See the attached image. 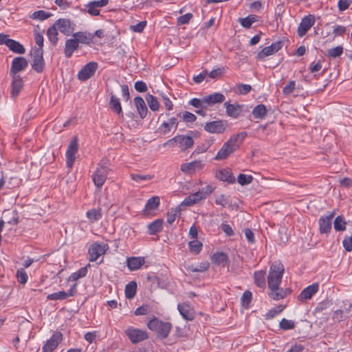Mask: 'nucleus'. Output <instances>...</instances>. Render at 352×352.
Returning a JSON list of instances; mask_svg holds the SVG:
<instances>
[{"label":"nucleus","mask_w":352,"mask_h":352,"mask_svg":"<svg viewBox=\"0 0 352 352\" xmlns=\"http://www.w3.org/2000/svg\"><path fill=\"white\" fill-rule=\"evenodd\" d=\"M318 289V284H313L305 288L299 294L298 299L304 301L310 299L312 296L317 292Z\"/></svg>","instance_id":"23"},{"label":"nucleus","mask_w":352,"mask_h":352,"mask_svg":"<svg viewBox=\"0 0 352 352\" xmlns=\"http://www.w3.org/2000/svg\"><path fill=\"white\" fill-rule=\"evenodd\" d=\"M60 32L68 36L74 30V25L71 21L67 19H59L54 24Z\"/></svg>","instance_id":"17"},{"label":"nucleus","mask_w":352,"mask_h":352,"mask_svg":"<svg viewBox=\"0 0 352 352\" xmlns=\"http://www.w3.org/2000/svg\"><path fill=\"white\" fill-rule=\"evenodd\" d=\"M266 107L263 104H258L252 110V115L255 118L263 119L266 116Z\"/></svg>","instance_id":"36"},{"label":"nucleus","mask_w":352,"mask_h":352,"mask_svg":"<svg viewBox=\"0 0 352 352\" xmlns=\"http://www.w3.org/2000/svg\"><path fill=\"white\" fill-rule=\"evenodd\" d=\"M16 276L19 283L25 284L27 283L28 277L24 269L18 270Z\"/></svg>","instance_id":"56"},{"label":"nucleus","mask_w":352,"mask_h":352,"mask_svg":"<svg viewBox=\"0 0 352 352\" xmlns=\"http://www.w3.org/2000/svg\"><path fill=\"white\" fill-rule=\"evenodd\" d=\"M280 328L283 330L292 329L295 327V323L292 320L283 318L280 322Z\"/></svg>","instance_id":"57"},{"label":"nucleus","mask_w":352,"mask_h":352,"mask_svg":"<svg viewBox=\"0 0 352 352\" xmlns=\"http://www.w3.org/2000/svg\"><path fill=\"white\" fill-rule=\"evenodd\" d=\"M146 22L141 21L137 23L136 25H131L130 27L131 30L135 32H142L144 28L146 27Z\"/></svg>","instance_id":"63"},{"label":"nucleus","mask_w":352,"mask_h":352,"mask_svg":"<svg viewBox=\"0 0 352 352\" xmlns=\"http://www.w3.org/2000/svg\"><path fill=\"white\" fill-rule=\"evenodd\" d=\"M202 243L197 240H192L188 243L190 252L193 254H198L202 249Z\"/></svg>","instance_id":"44"},{"label":"nucleus","mask_w":352,"mask_h":352,"mask_svg":"<svg viewBox=\"0 0 352 352\" xmlns=\"http://www.w3.org/2000/svg\"><path fill=\"white\" fill-rule=\"evenodd\" d=\"M189 104L196 108L206 109L204 98L201 100L198 98H193L190 100Z\"/></svg>","instance_id":"59"},{"label":"nucleus","mask_w":352,"mask_h":352,"mask_svg":"<svg viewBox=\"0 0 352 352\" xmlns=\"http://www.w3.org/2000/svg\"><path fill=\"white\" fill-rule=\"evenodd\" d=\"M133 100L140 118H144L148 113V109L144 100L140 96H136Z\"/></svg>","instance_id":"25"},{"label":"nucleus","mask_w":352,"mask_h":352,"mask_svg":"<svg viewBox=\"0 0 352 352\" xmlns=\"http://www.w3.org/2000/svg\"><path fill=\"white\" fill-rule=\"evenodd\" d=\"M284 266L280 263H274L271 265L267 276V284L269 288L276 289L280 286L282 280Z\"/></svg>","instance_id":"2"},{"label":"nucleus","mask_w":352,"mask_h":352,"mask_svg":"<svg viewBox=\"0 0 352 352\" xmlns=\"http://www.w3.org/2000/svg\"><path fill=\"white\" fill-rule=\"evenodd\" d=\"M73 36L78 41V43L89 44L92 42L94 35L85 32H78L74 33Z\"/></svg>","instance_id":"26"},{"label":"nucleus","mask_w":352,"mask_h":352,"mask_svg":"<svg viewBox=\"0 0 352 352\" xmlns=\"http://www.w3.org/2000/svg\"><path fill=\"white\" fill-rule=\"evenodd\" d=\"M224 107L226 109V113L228 116L233 118H238L243 111V105H240L238 103L230 104L229 102H225Z\"/></svg>","instance_id":"21"},{"label":"nucleus","mask_w":352,"mask_h":352,"mask_svg":"<svg viewBox=\"0 0 352 352\" xmlns=\"http://www.w3.org/2000/svg\"><path fill=\"white\" fill-rule=\"evenodd\" d=\"M89 266L90 265L88 264L87 266L81 267L77 272L72 274L69 277L68 280L76 281L80 278L85 277L87 274V267Z\"/></svg>","instance_id":"39"},{"label":"nucleus","mask_w":352,"mask_h":352,"mask_svg":"<svg viewBox=\"0 0 352 352\" xmlns=\"http://www.w3.org/2000/svg\"><path fill=\"white\" fill-rule=\"evenodd\" d=\"M283 45L282 41H277L272 43L271 45L264 47L262 50L258 52L256 58L264 59L266 56L272 55L280 50Z\"/></svg>","instance_id":"14"},{"label":"nucleus","mask_w":352,"mask_h":352,"mask_svg":"<svg viewBox=\"0 0 352 352\" xmlns=\"http://www.w3.org/2000/svg\"><path fill=\"white\" fill-rule=\"evenodd\" d=\"M98 67L96 62H89L86 64L78 73V78L81 81H85L91 78Z\"/></svg>","instance_id":"8"},{"label":"nucleus","mask_w":352,"mask_h":352,"mask_svg":"<svg viewBox=\"0 0 352 352\" xmlns=\"http://www.w3.org/2000/svg\"><path fill=\"white\" fill-rule=\"evenodd\" d=\"M47 35L50 41L55 45L58 41V30L56 25H53L48 29Z\"/></svg>","instance_id":"43"},{"label":"nucleus","mask_w":352,"mask_h":352,"mask_svg":"<svg viewBox=\"0 0 352 352\" xmlns=\"http://www.w3.org/2000/svg\"><path fill=\"white\" fill-rule=\"evenodd\" d=\"M43 50L41 48H35L30 52V55L33 58L32 69L38 73L43 71L45 62L43 57Z\"/></svg>","instance_id":"7"},{"label":"nucleus","mask_w":352,"mask_h":352,"mask_svg":"<svg viewBox=\"0 0 352 352\" xmlns=\"http://www.w3.org/2000/svg\"><path fill=\"white\" fill-rule=\"evenodd\" d=\"M253 180V177L252 175H247L245 174H239L237 177V182L241 186H245L250 184Z\"/></svg>","instance_id":"50"},{"label":"nucleus","mask_w":352,"mask_h":352,"mask_svg":"<svg viewBox=\"0 0 352 352\" xmlns=\"http://www.w3.org/2000/svg\"><path fill=\"white\" fill-rule=\"evenodd\" d=\"M208 267L209 263L208 262H204L197 265H189L187 267V270L192 272H203L207 270Z\"/></svg>","instance_id":"46"},{"label":"nucleus","mask_w":352,"mask_h":352,"mask_svg":"<svg viewBox=\"0 0 352 352\" xmlns=\"http://www.w3.org/2000/svg\"><path fill=\"white\" fill-rule=\"evenodd\" d=\"M285 308V305H278L276 307H274L270 309L265 316L266 320H270L281 313L283 309Z\"/></svg>","instance_id":"48"},{"label":"nucleus","mask_w":352,"mask_h":352,"mask_svg":"<svg viewBox=\"0 0 352 352\" xmlns=\"http://www.w3.org/2000/svg\"><path fill=\"white\" fill-rule=\"evenodd\" d=\"M235 181V177L230 169L226 168L221 170V182H226L228 184H234Z\"/></svg>","instance_id":"42"},{"label":"nucleus","mask_w":352,"mask_h":352,"mask_svg":"<svg viewBox=\"0 0 352 352\" xmlns=\"http://www.w3.org/2000/svg\"><path fill=\"white\" fill-rule=\"evenodd\" d=\"M23 87V81L19 75L12 76L11 84V97L15 98L18 96Z\"/></svg>","instance_id":"19"},{"label":"nucleus","mask_w":352,"mask_h":352,"mask_svg":"<svg viewBox=\"0 0 352 352\" xmlns=\"http://www.w3.org/2000/svg\"><path fill=\"white\" fill-rule=\"evenodd\" d=\"M87 217L91 222L98 221L102 217L101 209H91L87 212Z\"/></svg>","instance_id":"41"},{"label":"nucleus","mask_w":352,"mask_h":352,"mask_svg":"<svg viewBox=\"0 0 352 352\" xmlns=\"http://www.w3.org/2000/svg\"><path fill=\"white\" fill-rule=\"evenodd\" d=\"M51 16V14L47 13L43 10H38L34 12L32 15L31 18L33 19H38L43 21Z\"/></svg>","instance_id":"54"},{"label":"nucleus","mask_w":352,"mask_h":352,"mask_svg":"<svg viewBox=\"0 0 352 352\" xmlns=\"http://www.w3.org/2000/svg\"><path fill=\"white\" fill-rule=\"evenodd\" d=\"M178 310L182 317L187 320H192L194 318L193 312L186 304L178 305Z\"/></svg>","instance_id":"31"},{"label":"nucleus","mask_w":352,"mask_h":352,"mask_svg":"<svg viewBox=\"0 0 352 352\" xmlns=\"http://www.w3.org/2000/svg\"><path fill=\"white\" fill-rule=\"evenodd\" d=\"M134 87L137 91L140 93L145 92L148 89L146 84L140 80L135 82Z\"/></svg>","instance_id":"62"},{"label":"nucleus","mask_w":352,"mask_h":352,"mask_svg":"<svg viewBox=\"0 0 352 352\" xmlns=\"http://www.w3.org/2000/svg\"><path fill=\"white\" fill-rule=\"evenodd\" d=\"M192 18L191 13H187L177 18V23L179 25H184L189 23L190 19Z\"/></svg>","instance_id":"60"},{"label":"nucleus","mask_w":352,"mask_h":352,"mask_svg":"<svg viewBox=\"0 0 352 352\" xmlns=\"http://www.w3.org/2000/svg\"><path fill=\"white\" fill-rule=\"evenodd\" d=\"M315 18L314 15L309 14L305 16L298 28V34L300 37L305 36L309 30L314 25Z\"/></svg>","instance_id":"13"},{"label":"nucleus","mask_w":352,"mask_h":352,"mask_svg":"<svg viewBox=\"0 0 352 352\" xmlns=\"http://www.w3.org/2000/svg\"><path fill=\"white\" fill-rule=\"evenodd\" d=\"M88 252L89 255V261H95L100 255L104 254L105 249L104 246L98 243H95L89 248Z\"/></svg>","instance_id":"22"},{"label":"nucleus","mask_w":352,"mask_h":352,"mask_svg":"<svg viewBox=\"0 0 352 352\" xmlns=\"http://www.w3.org/2000/svg\"><path fill=\"white\" fill-rule=\"evenodd\" d=\"M176 142L179 144L181 150L184 151L191 148L194 144V140L192 137L186 136L184 135H177L172 139L168 140L164 144V146L167 145L173 144V142Z\"/></svg>","instance_id":"6"},{"label":"nucleus","mask_w":352,"mask_h":352,"mask_svg":"<svg viewBox=\"0 0 352 352\" xmlns=\"http://www.w3.org/2000/svg\"><path fill=\"white\" fill-rule=\"evenodd\" d=\"M179 212V210H173L170 212H168L167 214V222L169 224H172L175 221Z\"/></svg>","instance_id":"64"},{"label":"nucleus","mask_w":352,"mask_h":352,"mask_svg":"<svg viewBox=\"0 0 352 352\" xmlns=\"http://www.w3.org/2000/svg\"><path fill=\"white\" fill-rule=\"evenodd\" d=\"M78 43L76 38H71L66 41L65 47V54L67 58H70L73 52L78 49Z\"/></svg>","instance_id":"28"},{"label":"nucleus","mask_w":352,"mask_h":352,"mask_svg":"<svg viewBox=\"0 0 352 352\" xmlns=\"http://www.w3.org/2000/svg\"><path fill=\"white\" fill-rule=\"evenodd\" d=\"M109 108L118 115L122 114V109L120 100L114 94H111V96Z\"/></svg>","instance_id":"30"},{"label":"nucleus","mask_w":352,"mask_h":352,"mask_svg":"<svg viewBox=\"0 0 352 352\" xmlns=\"http://www.w3.org/2000/svg\"><path fill=\"white\" fill-rule=\"evenodd\" d=\"M125 333L133 344L142 342L147 338V333L145 331L135 329L132 327L125 330Z\"/></svg>","instance_id":"9"},{"label":"nucleus","mask_w":352,"mask_h":352,"mask_svg":"<svg viewBox=\"0 0 352 352\" xmlns=\"http://www.w3.org/2000/svg\"><path fill=\"white\" fill-rule=\"evenodd\" d=\"M106 164L107 162L102 161L101 164L92 175L93 182L95 186L98 188L102 186L109 173V168Z\"/></svg>","instance_id":"5"},{"label":"nucleus","mask_w":352,"mask_h":352,"mask_svg":"<svg viewBox=\"0 0 352 352\" xmlns=\"http://www.w3.org/2000/svg\"><path fill=\"white\" fill-rule=\"evenodd\" d=\"M214 188H213L210 185H207L206 186L202 188L199 191L192 193L188 195L186 199L182 202V206H191L199 201L206 199V197L210 193L212 192Z\"/></svg>","instance_id":"3"},{"label":"nucleus","mask_w":352,"mask_h":352,"mask_svg":"<svg viewBox=\"0 0 352 352\" xmlns=\"http://www.w3.org/2000/svg\"><path fill=\"white\" fill-rule=\"evenodd\" d=\"M342 245L346 251H347V252L352 251V233H351V236H345L344 239L342 241Z\"/></svg>","instance_id":"58"},{"label":"nucleus","mask_w":352,"mask_h":352,"mask_svg":"<svg viewBox=\"0 0 352 352\" xmlns=\"http://www.w3.org/2000/svg\"><path fill=\"white\" fill-rule=\"evenodd\" d=\"M252 292H250L249 290H246L241 298V305L243 307H248L252 300Z\"/></svg>","instance_id":"53"},{"label":"nucleus","mask_w":352,"mask_h":352,"mask_svg":"<svg viewBox=\"0 0 352 352\" xmlns=\"http://www.w3.org/2000/svg\"><path fill=\"white\" fill-rule=\"evenodd\" d=\"M230 263L231 260L228 256L226 254L221 252V268L226 267V271L228 272L234 271V267L232 265L230 266Z\"/></svg>","instance_id":"47"},{"label":"nucleus","mask_w":352,"mask_h":352,"mask_svg":"<svg viewBox=\"0 0 352 352\" xmlns=\"http://www.w3.org/2000/svg\"><path fill=\"white\" fill-rule=\"evenodd\" d=\"M252 87L249 85L240 84L237 85L234 88L236 93L241 95H244L250 91Z\"/></svg>","instance_id":"55"},{"label":"nucleus","mask_w":352,"mask_h":352,"mask_svg":"<svg viewBox=\"0 0 352 352\" xmlns=\"http://www.w3.org/2000/svg\"><path fill=\"white\" fill-rule=\"evenodd\" d=\"M254 280L255 284L263 288L265 287V272L260 270L254 272Z\"/></svg>","instance_id":"34"},{"label":"nucleus","mask_w":352,"mask_h":352,"mask_svg":"<svg viewBox=\"0 0 352 352\" xmlns=\"http://www.w3.org/2000/svg\"><path fill=\"white\" fill-rule=\"evenodd\" d=\"M179 122L177 118L175 117L170 118L168 121L163 122L157 128V133L160 135H166L168 132H170L172 128H174L175 130L178 126Z\"/></svg>","instance_id":"15"},{"label":"nucleus","mask_w":352,"mask_h":352,"mask_svg":"<svg viewBox=\"0 0 352 352\" xmlns=\"http://www.w3.org/2000/svg\"><path fill=\"white\" fill-rule=\"evenodd\" d=\"M78 139L77 137H74L71 140L67 152H66V157H67V166L69 168H71L74 163L76 157L75 155L78 151Z\"/></svg>","instance_id":"10"},{"label":"nucleus","mask_w":352,"mask_h":352,"mask_svg":"<svg viewBox=\"0 0 352 352\" xmlns=\"http://www.w3.org/2000/svg\"><path fill=\"white\" fill-rule=\"evenodd\" d=\"M270 292L268 293L269 296L276 300L283 299L287 296L288 294V291L287 289H283V288H280L279 286H277V288L272 289L269 288Z\"/></svg>","instance_id":"27"},{"label":"nucleus","mask_w":352,"mask_h":352,"mask_svg":"<svg viewBox=\"0 0 352 352\" xmlns=\"http://www.w3.org/2000/svg\"><path fill=\"white\" fill-rule=\"evenodd\" d=\"M7 42H8L7 46L11 51L18 54L25 53V47L18 41L10 38Z\"/></svg>","instance_id":"32"},{"label":"nucleus","mask_w":352,"mask_h":352,"mask_svg":"<svg viewBox=\"0 0 352 352\" xmlns=\"http://www.w3.org/2000/svg\"><path fill=\"white\" fill-rule=\"evenodd\" d=\"M109 0L93 1L87 5V12L92 16H98L100 14L99 8L105 6Z\"/></svg>","instance_id":"20"},{"label":"nucleus","mask_w":352,"mask_h":352,"mask_svg":"<svg viewBox=\"0 0 352 352\" xmlns=\"http://www.w3.org/2000/svg\"><path fill=\"white\" fill-rule=\"evenodd\" d=\"M63 340L60 332H55L43 346L42 352H53Z\"/></svg>","instance_id":"11"},{"label":"nucleus","mask_w":352,"mask_h":352,"mask_svg":"<svg viewBox=\"0 0 352 352\" xmlns=\"http://www.w3.org/2000/svg\"><path fill=\"white\" fill-rule=\"evenodd\" d=\"M204 166V163L201 160H195L189 163L182 164L180 170L188 175H193L201 170Z\"/></svg>","instance_id":"12"},{"label":"nucleus","mask_w":352,"mask_h":352,"mask_svg":"<svg viewBox=\"0 0 352 352\" xmlns=\"http://www.w3.org/2000/svg\"><path fill=\"white\" fill-rule=\"evenodd\" d=\"M163 220L156 219L148 225V230L150 234H155L162 230Z\"/></svg>","instance_id":"33"},{"label":"nucleus","mask_w":352,"mask_h":352,"mask_svg":"<svg viewBox=\"0 0 352 352\" xmlns=\"http://www.w3.org/2000/svg\"><path fill=\"white\" fill-rule=\"evenodd\" d=\"M257 21V16L254 14L249 15L248 16L245 18H240L239 22L241 25L245 28H249L251 27L253 23L256 22Z\"/></svg>","instance_id":"45"},{"label":"nucleus","mask_w":352,"mask_h":352,"mask_svg":"<svg viewBox=\"0 0 352 352\" xmlns=\"http://www.w3.org/2000/svg\"><path fill=\"white\" fill-rule=\"evenodd\" d=\"M146 100L151 110L157 111L160 109V103L156 97L151 94H148Z\"/></svg>","instance_id":"37"},{"label":"nucleus","mask_w":352,"mask_h":352,"mask_svg":"<svg viewBox=\"0 0 352 352\" xmlns=\"http://www.w3.org/2000/svg\"><path fill=\"white\" fill-rule=\"evenodd\" d=\"M346 222L343 216H338L333 223V227L336 231H344L346 230Z\"/></svg>","instance_id":"40"},{"label":"nucleus","mask_w":352,"mask_h":352,"mask_svg":"<svg viewBox=\"0 0 352 352\" xmlns=\"http://www.w3.org/2000/svg\"><path fill=\"white\" fill-rule=\"evenodd\" d=\"M67 298L66 292L60 291L58 292H55L51 294H49L47 296V300H64Z\"/></svg>","instance_id":"51"},{"label":"nucleus","mask_w":352,"mask_h":352,"mask_svg":"<svg viewBox=\"0 0 352 352\" xmlns=\"http://www.w3.org/2000/svg\"><path fill=\"white\" fill-rule=\"evenodd\" d=\"M206 109L220 102V93H214L204 98Z\"/></svg>","instance_id":"35"},{"label":"nucleus","mask_w":352,"mask_h":352,"mask_svg":"<svg viewBox=\"0 0 352 352\" xmlns=\"http://www.w3.org/2000/svg\"><path fill=\"white\" fill-rule=\"evenodd\" d=\"M182 117L183 120L186 122H193L196 120L197 118L193 113L188 111H184L182 113Z\"/></svg>","instance_id":"61"},{"label":"nucleus","mask_w":352,"mask_h":352,"mask_svg":"<svg viewBox=\"0 0 352 352\" xmlns=\"http://www.w3.org/2000/svg\"><path fill=\"white\" fill-rule=\"evenodd\" d=\"M137 290V284L134 281L130 282L129 284H127L125 287V296L126 298L131 299L133 298Z\"/></svg>","instance_id":"38"},{"label":"nucleus","mask_w":352,"mask_h":352,"mask_svg":"<svg viewBox=\"0 0 352 352\" xmlns=\"http://www.w3.org/2000/svg\"><path fill=\"white\" fill-rule=\"evenodd\" d=\"M343 53V47L342 46H337L331 48L328 50L327 55L329 57L336 58L341 56Z\"/></svg>","instance_id":"49"},{"label":"nucleus","mask_w":352,"mask_h":352,"mask_svg":"<svg viewBox=\"0 0 352 352\" xmlns=\"http://www.w3.org/2000/svg\"><path fill=\"white\" fill-rule=\"evenodd\" d=\"M28 65L27 60L24 57H16L12 60L10 74L18 75L19 72L24 70Z\"/></svg>","instance_id":"16"},{"label":"nucleus","mask_w":352,"mask_h":352,"mask_svg":"<svg viewBox=\"0 0 352 352\" xmlns=\"http://www.w3.org/2000/svg\"><path fill=\"white\" fill-rule=\"evenodd\" d=\"M160 199L157 196H154L150 198L145 206L144 212L145 214H148L151 211L156 210L160 205Z\"/></svg>","instance_id":"29"},{"label":"nucleus","mask_w":352,"mask_h":352,"mask_svg":"<svg viewBox=\"0 0 352 352\" xmlns=\"http://www.w3.org/2000/svg\"><path fill=\"white\" fill-rule=\"evenodd\" d=\"M127 267L131 271L139 270L145 263V258L142 256L127 258Z\"/></svg>","instance_id":"24"},{"label":"nucleus","mask_w":352,"mask_h":352,"mask_svg":"<svg viewBox=\"0 0 352 352\" xmlns=\"http://www.w3.org/2000/svg\"><path fill=\"white\" fill-rule=\"evenodd\" d=\"M245 136L246 133H240L231 136L221 147V160L226 159L231 153L237 150Z\"/></svg>","instance_id":"1"},{"label":"nucleus","mask_w":352,"mask_h":352,"mask_svg":"<svg viewBox=\"0 0 352 352\" xmlns=\"http://www.w3.org/2000/svg\"><path fill=\"white\" fill-rule=\"evenodd\" d=\"M220 121H214L211 122L207 123L204 129L206 131L210 132V133H216L218 132Z\"/></svg>","instance_id":"52"},{"label":"nucleus","mask_w":352,"mask_h":352,"mask_svg":"<svg viewBox=\"0 0 352 352\" xmlns=\"http://www.w3.org/2000/svg\"><path fill=\"white\" fill-rule=\"evenodd\" d=\"M147 326L150 330L156 331L162 338H166L171 329L170 323L162 322L156 318L151 320L148 322Z\"/></svg>","instance_id":"4"},{"label":"nucleus","mask_w":352,"mask_h":352,"mask_svg":"<svg viewBox=\"0 0 352 352\" xmlns=\"http://www.w3.org/2000/svg\"><path fill=\"white\" fill-rule=\"evenodd\" d=\"M335 215V212H331L328 216H322L319 219L320 232L322 234H327L331 230V220Z\"/></svg>","instance_id":"18"}]
</instances>
